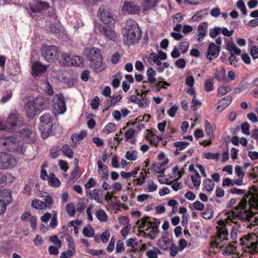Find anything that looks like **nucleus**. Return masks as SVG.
<instances>
[{
	"instance_id": "obj_9",
	"label": "nucleus",
	"mask_w": 258,
	"mask_h": 258,
	"mask_svg": "<svg viewBox=\"0 0 258 258\" xmlns=\"http://www.w3.org/2000/svg\"><path fill=\"white\" fill-rule=\"evenodd\" d=\"M17 164L15 158L11 154L0 152V168L6 169L12 168Z\"/></svg>"
},
{
	"instance_id": "obj_19",
	"label": "nucleus",
	"mask_w": 258,
	"mask_h": 258,
	"mask_svg": "<svg viewBox=\"0 0 258 258\" xmlns=\"http://www.w3.org/2000/svg\"><path fill=\"white\" fill-rule=\"evenodd\" d=\"M220 51V47L216 45L214 43H210L207 49V58L210 60H212L213 58L218 57Z\"/></svg>"
},
{
	"instance_id": "obj_60",
	"label": "nucleus",
	"mask_w": 258,
	"mask_h": 258,
	"mask_svg": "<svg viewBox=\"0 0 258 258\" xmlns=\"http://www.w3.org/2000/svg\"><path fill=\"white\" fill-rule=\"evenodd\" d=\"M173 145L178 148V150H182L189 145V143L187 142H176Z\"/></svg>"
},
{
	"instance_id": "obj_16",
	"label": "nucleus",
	"mask_w": 258,
	"mask_h": 258,
	"mask_svg": "<svg viewBox=\"0 0 258 258\" xmlns=\"http://www.w3.org/2000/svg\"><path fill=\"white\" fill-rule=\"evenodd\" d=\"M47 66L43 65L39 61H35L31 67V74L34 77L42 75L47 69Z\"/></svg>"
},
{
	"instance_id": "obj_21",
	"label": "nucleus",
	"mask_w": 258,
	"mask_h": 258,
	"mask_svg": "<svg viewBox=\"0 0 258 258\" xmlns=\"http://www.w3.org/2000/svg\"><path fill=\"white\" fill-rule=\"evenodd\" d=\"M39 197L44 198L42 203L44 205L45 209H50L52 208L53 205V201L52 198L46 192L43 194H40Z\"/></svg>"
},
{
	"instance_id": "obj_61",
	"label": "nucleus",
	"mask_w": 258,
	"mask_h": 258,
	"mask_svg": "<svg viewBox=\"0 0 258 258\" xmlns=\"http://www.w3.org/2000/svg\"><path fill=\"white\" fill-rule=\"evenodd\" d=\"M220 156L219 153H212L211 152H207L205 154L204 157L207 159H214L218 160Z\"/></svg>"
},
{
	"instance_id": "obj_48",
	"label": "nucleus",
	"mask_w": 258,
	"mask_h": 258,
	"mask_svg": "<svg viewBox=\"0 0 258 258\" xmlns=\"http://www.w3.org/2000/svg\"><path fill=\"white\" fill-rule=\"evenodd\" d=\"M125 157L128 160L135 161L137 158V152L136 151H128L125 154Z\"/></svg>"
},
{
	"instance_id": "obj_24",
	"label": "nucleus",
	"mask_w": 258,
	"mask_h": 258,
	"mask_svg": "<svg viewBox=\"0 0 258 258\" xmlns=\"http://www.w3.org/2000/svg\"><path fill=\"white\" fill-rule=\"evenodd\" d=\"M90 66L97 73L101 72L105 69V66L103 63L102 59L92 61L90 63Z\"/></svg>"
},
{
	"instance_id": "obj_36",
	"label": "nucleus",
	"mask_w": 258,
	"mask_h": 258,
	"mask_svg": "<svg viewBox=\"0 0 258 258\" xmlns=\"http://www.w3.org/2000/svg\"><path fill=\"white\" fill-rule=\"evenodd\" d=\"M168 161H163L162 163H159L153 166V170L156 173L164 174L165 171V168L163 167L164 165L167 163Z\"/></svg>"
},
{
	"instance_id": "obj_33",
	"label": "nucleus",
	"mask_w": 258,
	"mask_h": 258,
	"mask_svg": "<svg viewBox=\"0 0 258 258\" xmlns=\"http://www.w3.org/2000/svg\"><path fill=\"white\" fill-rule=\"evenodd\" d=\"M203 185L207 191H212L214 189L215 184L211 179L206 178L204 180Z\"/></svg>"
},
{
	"instance_id": "obj_29",
	"label": "nucleus",
	"mask_w": 258,
	"mask_h": 258,
	"mask_svg": "<svg viewBox=\"0 0 258 258\" xmlns=\"http://www.w3.org/2000/svg\"><path fill=\"white\" fill-rule=\"evenodd\" d=\"M12 141H13V137H6L5 135H3L0 138V144L10 151Z\"/></svg>"
},
{
	"instance_id": "obj_32",
	"label": "nucleus",
	"mask_w": 258,
	"mask_h": 258,
	"mask_svg": "<svg viewBox=\"0 0 258 258\" xmlns=\"http://www.w3.org/2000/svg\"><path fill=\"white\" fill-rule=\"evenodd\" d=\"M121 99V96L120 94H114L111 99L106 100V104L108 107L114 106L117 102L120 101Z\"/></svg>"
},
{
	"instance_id": "obj_45",
	"label": "nucleus",
	"mask_w": 258,
	"mask_h": 258,
	"mask_svg": "<svg viewBox=\"0 0 258 258\" xmlns=\"http://www.w3.org/2000/svg\"><path fill=\"white\" fill-rule=\"evenodd\" d=\"M96 216L97 219L101 222H105L107 219V216L106 213L102 210L97 211L96 212Z\"/></svg>"
},
{
	"instance_id": "obj_63",
	"label": "nucleus",
	"mask_w": 258,
	"mask_h": 258,
	"mask_svg": "<svg viewBox=\"0 0 258 258\" xmlns=\"http://www.w3.org/2000/svg\"><path fill=\"white\" fill-rule=\"evenodd\" d=\"M97 165H98V171L99 173L100 174L101 172L105 173V172H107V166L105 165H104L102 161H101L100 160L98 161Z\"/></svg>"
},
{
	"instance_id": "obj_6",
	"label": "nucleus",
	"mask_w": 258,
	"mask_h": 258,
	"mask_svg": "<svg viewBox=\"0 0 258 258\" xmlns=\"http://www.w3.org/2000/svg\"><path fill=\"white\" fill-rule=\"evenodd\" d=\"M41 54L43 58L48 62L57 59L59 52L54 45H43L41 48Z\"/></svg>"
},
{
	"instance_id": "obj_3",
	"label": "nucleus",
	"mask_w": 258,
	"mask_h": 258,
	"mask_svg": "<svg viewBox=\"0 0 258 258\" xmlns=\"http://www.w3.org/2000/svg\"><path fill=\"white\" fill-rule=\"evenodd\" d=\"M249 197V195H245L241 201L239 203L238 205L236 207L235 210L231 212V215L229 217H231V222L236 223L234 220L235 218L239 219L245 220L248 217V210L247 206L249 201L247 200Z\"/></svg>"
},
{
	"instance_id": "obj_22",
	"label": "nucleus",
	"mask_w": 258,
	"mask_h": 258,
	"mask_svg": "<svg viewBox=\"0 0 258 258\" xmlns=\"http://www.w3.org/2000/svg\"><path fill=\"white\" fill-rule=\"evenodd\" d=\"M47 102V99L42 96H39L34 99L32 104L34 107L36 108L38 110L43 109L45 107V103Z\"/></svg>"
},
{
	"instance_id": "obj_64",
	"label": "nucleus",
	"mask_w": 258,
	"mask_h": 258,
	"mask_svg": "<svg viewBox=\"0 0 258 258\" xmlns=\"http://www.w3.org/2000/svg\"><path fill=\"white\" fill-rule=\"evenodd\" d=\"M189 46V42L186 40L183 41L180 43L179 47L181 50L182 53H185L188 49Z\"/></svg>"
},
{
	"instance_id": "obj_53",
	"label": "nucleus",
	"mask_w": 258,
	"mask_h": 258,
	"mask_svg": "<svg viewBox=\"0 0 258 258\" xmlns=\"http://www.w3.org/2000/svg\"><path fill=\"white\" fill-rule=\"evenodd\" d=\"M214 77L218 81H221L224 83L226 81L225 71L223 69L222 71L217 73H215Z\"/></svg>"
},
{
	"instance_id": "obj_47",
	"label": "nucleus",
	"mask_w": 258,
	"mask_h": 258,
	"mask_svg": "<svg viewBox=\"0 0 258 258\" xmlns=\"http://www.w3.org/2000/svg\"><path fill=\"white\" fill-rule=\"evenodd\" d=\"M66 210L68 213V214L70 217H74L76 214L75 213V205L73 203H69L68 204L66 207Z\"/></svg>"
},
{
	"instance_id": "obj_17",
	"label": "nucleus",
	"mask_w": 258,
	"mask_h": 258,
	"mask_svg": "<svg viewBox=\"0 0 258 258\" xmlns=\"http://www.w3.org/2000/svg\"><path fill=\"white\" fill-rule=\"evenodd\" d=\"M20 137L29 143L34 142L35 133L28 127H24L20 131Z\"/></svg>"
},
{
	"instance_id": "obj_39",
	"label": "nucleus",
	"mask_w": 258,
	"mask_h": 258,
	"mask_svg": "<svg viewBox=\"0 0 258 258\" xmlns=\"http://www.w3.org/2000/svg\"><path fill=\"white\" fill-rule=\"evenodd\" d=\"M71 59V66H80L84 62L83 59L79 56H73Z\"/></svg>"
},
{
	"instance_id": "obj_35",
	"label": "nucleus",
	"mask_w": 258,
	"mask_h": 258,
	"mask_svg": "<svg viewBox=\"0 0 258 258\" xmlns=\"http://www.w3.org/2000/svg\"><path fill=\"white\" fill-rule=\"evenodd\" d=\"M171 244L166 238H163L158 240V245L163 250H167Z\"/></svg>"
},
{
	"instance_id": "obj_62",
	"label": "nucleus",
	"mask_w": 258,
	"mask_h": 258,
	"mask_svg": "<svg viewBox=\"0 0 258 258\" xmlns=\"http://www.w3.org/2000/svg\"><path fill=\"white\" fill-rule=\"evenodd\" d=\"M61 57L64 61L63 62H62V63H63V64L71 66L70 62L72 61V57L69 54L66 52L62 53L61 54Z\"/></svg>"
},
{
	"instance_id": "obj_52",
	"label": "nucleus",
	"mask_w": 258,
	"mask_h": 258,
	"mask_svg": "<svg viewBox=\"0 0 258 258\" xmlns=\"http://www.w3.org/2000/svg\"><path fill=\"white\" fill-rule=\"evenodd\" d=\"M13 95V91L12 90H7L2 97L1 102L2 103H5L9 100Z\"/></svg>"
},
{
	"instance_id": "obj_7",
	"label": "nucleus",
	"mask_w": 258,
	"mask_h": 258,
	"mask_svg": "<svg viewBox=\"0 0 258 258\" xmlns=\"http://www.w3.org/2000/svg\"><path fill=\"white\" fill-rule=\"evenodd\" d=\"M19 119V115L16 110L12 111L9 115L7 120L0 119V130H13Z\"/></svg>"
},
{
	"instance_id": "obj_50",
	"label": "nucleus",
	"mask_w": 258,
	"mask_h": 258,
	"mask_svg": "<svg viewBox=\"0 0 258 258\" xmlns=\"http://www.w3.org/2000/svg\"><path fill=\"white\" fill-rule=\"evenodd\" d=\"M157 189V185L154 184L153 181H148L147 186L145 187L144 190L146 192H152L156 191Z\"/></svg>"
},
{
	"instance_id": "obj_38",
	"label": "nucleus",
	"mask_w": 258,
	"mask_h": 258,
	"mask_svg": "<svg viewBox=\"0 0 258 258\" xmlns=\"http://www.w3.org/2000/svg\"><path fill=\"white\" fill-rule=\"evenodd\" d=\"M83 234L86 237H91L95 234V231L91 226L89 225L83 228Z\"/></svg>"
},
{
	"instance_id": "obj_55",
	"label": "nucleus",
	"mask_w": 258,
	"mask_h": 258,
	"mask_svg": "<svg viewBox=\"0 0 258 258\" xmlns=\"http://www.w3.org/2000/svg\"><path fill=\"white\" fill-rule=\"evenodd\" d=\"M75 213L77 214V216L80 215V214L85 210V205L83 202H80L77 203L75 205Z\"/></svg>"
},
{
	"instance_id": "obj_56",
	"label": "nucleus",
	"mask_w": 258,
	"mask_h": 258,
	"mask_svg": "<svg viewBox=\"0 0 258 258\" xmlns=\"http://www.w3.org/2000/svg\"><path fill=\"white\" fill-rule=\"evenodd\" d=\"M237 7L241 11L242 13L245 15L247 14V10L245 4L242 0H239L236 4Z\"/></svg>"
},
{
	"instance_id": "obj_46",
	"label": "nucleus",
	"mask_w": 258,
	"mask_h": 258,
	"mask_svg": "<svg viewBox=\"0 0 258 258\" xmlns=\"http://www.w3.org/2000/svg\"><path fill=\"white\" fill-rule=\"evenodd\" d=\"M191 103V108L194 111H196L202 104L201 101L197 98L196 95L194 96Z\"/></svg>"
},
{
	"instance_id": "obj_18",
	"label": "nucleus",
	"mask_w": 258,
	"mask_h": 258,
	"mask_svg": "<svg viewBox=\"0 0 258 258\" xmlns=\"http://www.w3.org/2000/svg\"><path fill=\"white\" fill-rule=\"evenodd\" d=\"M50 31L59 39L64 40L67 38L66 31L62 30L61 26L58 24L51 25Z\"/></svg>"
},
{
	"instance_id": "obj_40",
	"label": "nucleus",
	"mask_w": 258,
	"mask_h": 258,
	"mask_svg": "<svg viewBox=\"0 0 258 258\" xmlns=\"http://www.w3.org/2000/svg\"><path fill=\"white\" fill-rule=\"evenodd\" d=\"M146 174L145 172H140L139 177L134 180L135 183L138 185H141L143 184L146 177Z\"/></svg>"
},
{
	"instance_id": "obj_12",
	"label": "nucleus",
	"mask_w": 258,
	"mask_h": 258,
	"mask_svg": "<svg viewBox=\"0 0 258 258\" xmlns=\"http://www.w3.org/2000/svg\"><path fill=\"white\" fill-rule=\"evenodd\" d=\"M160 222L159 220L154 219L153 221L149 222V226L146 229L148 231L147 236L151 239H155L159 233L158 227Z\"/></svg>"
},
{
	"instance_id": "obj_51",
	"label": "nucleus",
	"mask_w": 258,
	"mask_h": 258,
	"mask_svg": "<svg viewBox=\"0 0 258 258\" xmlns=\"http://www.w3.org/2000/svg\"><path fill=\"white\" fill-rule=\"evenodd\" d=\"M214 89V82L213 80L212 79H208L205 82V89L207 92H210L213 90Z\"/></svg>"
},
{
	"instance_id": "obj_8",
	"label": "nucleus",
	"mask_w": 258,
	"mask_h": 258,
	"mask_svg": "<svg viewBox=\"0 0 258 258\" xmlns=\"http://www.w3.org/2000/svg\"><path fill=\"white\" fill-rule=\"evenodd\" d=\"M98 15L102 22L111 27L115 23V20L113 17L112 12L104 6L101 7L98 12Z\"/></svg>"
},
{
	"instance_id": "obj_57",
	"label": "nucleus",
	"mask_w": 258,
	"mask_h": 258,
	"mask_svg": "<svg viewBox=\"0 0 258 258\" xmlns=\"http://www.w3.org/2000/svg\"><path fill=\"white\" fill-rule=\"evenodd\" d=\"M198 29L199 36V37L198 38V40L200 41L201 39H203L204 38L205 36L206 35V31L204 26L202 24L199 25Z\"/></svg>"
},
{
	"instance_id": "obj_4",
	"label": "nucleus",
	"mask_w": 258,
	"mask_h": 258,
	"mask_svg": "<svg viewBox=\"0 0 258 258\" xmlns=\"http://www.w3.org/2000/svg\"><path fill=\"white\" fill-rule=\"evenodd\" d=\"M240 244L245 246V250L250 253L258 251V240L255 234H249L240 239Z\"/></svg>"
},
{
	"instance_id": "obj_44",
	"label": "nucleus",
	"mask_w": 258,
	"mask_h": 258,
	"mask_svg": "<svg viewBox=\"0 0 258 258\" xmlns=\"http://www.w3.org/2000/svg\"><path fill=\"white\" fill-rule=\"evenodd\" d=\"M201 177L197 171L194 175L191 176V179L194 185L196 187H199L201 184Z\"/></svg>"
},
{
	"instance_id": "obj_30",
	"label": "nucleus",
	"mask_w": 258,
	"mask_h": 258,
	"mask_svg": "<svg viewBox=\"0 0 258 258\" xmlns=\"http://www.w3.org/2000/svg\"><path fill=\"white\" fill-rule=\"evenodd\" d=\"M37 110L36 108L34 107L32 103L30 102H28L25 106L26 112L29 118H31L36 114Z\"/></svg>"
},
{
	"instance_id": "obj_41",
	"label": "nucleus",
	"mask_w": 258,
	"mask_h": 258,
	"mask_svg": "<svg viewBox=\"0 0 258 258\" xmlns=\"http://www.w3.org/2000/svg\"><path fill=\"white\" fill-rule=\"evenodd\" d=\"M202 217L205 219H211L213 218L214 215V211L212 208L209 207L206 209V210L202 213Z\"/></svg>"
},
{
	"instance_id": "obj_25",
	"label": "nucleus",
	"mask_w": 258,
	"mask_h": 258,
	"mask_svg": "<svg viewBox=\"0 0 258 258\" xmlns=\"http://www.w3.org/2000/svg\"><path fill=\"white\" fill-rule=\"evenodd\" d=\"M160 0H143L142 6L144 11H148L156 7Z\"/></svg>"
},
{
	"instance_id": "obj_27",
	"label": "nucleus",
	"mask_w": 258,
	"mask_h": 258,
	"mask_svg": "<svg viewBox=\"0 0 258 258\" xmlns=\"http://www.w3.org/2000/svg\"><path fill=\"white\" fill-rule=\"evenodd\" d=\"M11 197L10 194L7 192V196L5 198L0 199V215L6 210V206L11 202Z\"/></svg>"
},
{
	"instance_id": "obj_1",
	"label": "nucleus",
	"mask_w": 258,
	"mask_h": 258,
	"mask_svg": "<svg viewBox=\"0 0 258 258\" xmlns=\"http://www.w3.org/2000/svg\"><path fill=\"white\" fill-rule=\"evenodd\" d=\"M228 233L225 227L219 229L218 231L217 236L215 238L214 241L211 243V248H216L218 251L225 245H227L224 249L222 250V253L225 255H229L233 253L235 250V247L233 246V244L237 242L232 241L231 243H228Z\"/></svg>"
},
{
	"instance_id": "obj_34",
	"label": "nucleus",
	"mask_w": 258,
	"mask_h": 258,
	"mask_svg": "<svg viewBox=\"0 0 258 258\" xmlns=\"http://www.w3.org/2000/svg\"><path fill=\"white\" fill-rule=\"evenodd\" d=\"M61 151L63 153V155L70 158L72 159L74 156V152L70 147L68 145H64L61 148Z\"/></svg>"
},
{
	"instance_id": "obj_31",
	"label": "nucleus",
	"mask_w": 258,
	"mask_h": 258,
	"mask_svg": "<svg viewBox=\"0 0 258 258\" xmlns=\"http://www.w3.org/2000/svg\"><path fill=\"white\" fill-rule=\"evenodd\" d=\"M48 182L49 184L53 187H58L60 184V181L58 178L55 176L53 173H50L48 175Z\"/></svg>"
},
{
	"instance_id": "obj_58",
	"label": "nucleus",
	"mask_w": 258,
	"mask_h": 258,
	"mask_svg": "<svg viewBox=\"0 0 258 258\" xmlns=\"http://www.w3.org/2000/svg\"><path fill=\"white\" fill-rule=\"evenodd\" d=\"M150 59L153 61L155 63H156L157 66H161L162 62L160 60V58L155 53H151L149 55Z\"/></svg>"
},
{
	"instance_id": "obj_37",
	"label": "nucleus",
	"mask_w": 258,
	"mask_h": 258,
	"mask_svg": "<svg viewBox=\"0 0 258 258\" xmlns=\"http://www.w3.org/2000/svg\"><path fill=\"white\" fill-rule=\"evenodd\" d=\"M205 131L208 137L210 138H214V135L213 129L212 125L207 120L205 121Z\"/></svg>"
},
{
	"instance_id": "obj_2",
	"label": "nucleus",
	"mask_w": 258,
	"mask_h": 258,
	"mask_svg": "<svg viewBox=\"0 0 258 258\" xmlns=\"http://www.w3.org/2000/svg\"><path fill=\"white\" fill-rule=\"evenodd\" d=\"M122 32L124 41L128 45L138 43L141 37V31L138 24L132 19L126 21L125 27L123 28Z\"/></svg>"
},
{
	"instance_id": "obj_23",
	"label": "nucleus",
	"mask_w": 258,
	"mask_h": 258,
	"mask_svg": "<svg viewBox=\"0 0 258 258\" xmlns=\"http://www.w3.org/2000/svg\"><path fill=\"white\" fill-rule=\"evenodd\" d=\"M231 101L232 98L229 96H227L222 98L218 102L217 110L221 111L231 103Z\"/></svg>"
},
{
	"instance_id": "obj_54",
	"label": "nucleus",
	"mask_w": 258,
	"mask_h": 258,
	"mask_svg": "<svg viewBox=\"0 0 258 258\" xmlns=\"http://www.w3.org/2000/svg\"><path fill=\"white\" fill-rule=\"evenodd\" d=\"M86 135L85 132H81L79 134H74L72 136L71 139L73 142L76 143L82 140Z\"/></svg>"
},
{
	"instance_id": "obj_28",
	"label": "nucleus",
	"mask_w": 258,
	"mask_h": 258,
	"mask_svg": "<svg viewBox=\"0 0 258 258\" xmlns=\"http://www.w3.org/2000/svg\"><path fill=\"white\" fill-rule=\"evenodd\" d=\"M226 49L230 52L231 55H239L241 53L240 49L232 41H228L226 43Z\"/></svg>"
},
{
	"instance_id": "obj_11",
	"label": "nucleus",
	"mask_w": 258,
	"mask_h": 258,
	"mask_svg": "<svg viewBox=\"0 0 258 258\" xmlns=\"http://www.w3.org/2000/svg\"><path fill=\"white\" fill-rule=\"evenodd\" d=\"M140 6L135 2L124 1L121 7V12L124 15L138 14L140 11Z\"/></svg>"
},
{
	"instance_id": "obj_13",
	"label": "nucleus",
	"mask_w": 258,
	"mask_h": 258,
	"mask_svg": "<svg viewBox=\"0 0 258 258\" xmlns=\"http://www.w3.org/2000/svg\"><path fill=\"white\" fill-rule=\"evenodd\" d=\"M84 52L87 59L90 61V63L98 60V59H102L101 51L97 48H87L85 49Z\"/></svg>"
},
{
	"instance_id": "obj_14",
	"label": "nucleus",
	"mask_w": 258,
	"mask_h": 258,
	"mask_svg": "<svg viewBox=\"0 0 258 258\" xmlns=\"http://www.w3.org/2000/svg\"><path fill=\"white\" fill-rule=\"evenodd\" d=\"M97 28L99 32L108 39L114 42L117 41V37L114 30L101 24L98 25Z\"/></svg>"
},
{
	"instance_id": "obj_15",
	"label": "nucleus",
	"mask_w": 258,
	"mask_h": 258,
	"mask_svg": "<svg viewBox=\"0 0 258 258\" xmlns=\"http://www.w3.org/2000/svg\"><path fill=\"white\" fill-rule=\"evenodd\" d=\"M49 7V5L48 3L45 2H35L33 0V3H30V8L31 11L30 14L32 13L40 12L42 11L47 10Z\"/></svg>"
},
{
	"instance_id": "obj_26",
	"label": "nucleus",
	"mask_w": 258,
	"mask_h": 258,
	"mask_svg": "<svg viewBox=\"0 0 258 258\" xmlns=\"http://www.w3.org/2000/svg\"><path fill=\"white\" fill-rule=\"evenodd\" d=\"M100 191L99 189H94L92 191L87 190L86 195L91 199L95 200L97 202L101 203L102 201L100 198Z\"/></svg>"
},
{
	"instance_id": "obj_20",
	"label": "nucleus",
	"mask_w": 258,
	"mask_h": 258,
	"mask_svg": "<svg viewBox=\"0 0 258 258\" xmlns=\"http://www.w3.org/2000/svg\"><path fill=\"white\" fill-rule=\"evenodd\" d=\"M13 140L14 141H12L10 151L18 152L23 153L25 149L24 144L21 142L18 141V140L13 137Z\"/></svg>"
},
{
	"instance_id": "obj_43",
	"label": "nucleus",
	"mask_w": 258,
	"mask_h": 258,
	"mask_svg": "<svg viewBox=\"0 0 258 258\" xmlns=\"http://www.w3.org/2000/svg\"><path fill=\"white\" fill-rule=\"evenodd\" d=\"M116 130V124L114 123L110 122L106 124L103 128V132L107 134L114 132Z\"/></svg>"
},
{
	"instance_id": "obj_59",
	"label": "nucleus",
	"mask_w": 258,
	"mask_h": 258,
	"mask_svg": "<svg viewBox=\"0 0 258 258\" xmlns=\"http://www.w3.org/2000/svg\"><path fill=\"white\" fill-rule=\"evenodd\" d=\"M125 248L124 246L123 242L121 240H118L116 242V245L115 248L116 253H120L124 251Z\"/></svg>"
},
{
	"instance_id": "obj_10",
	"label": "nucleus",
	"mask_w": 258,
	"mask_h": 258,
	"mask_svg": "<svg viewBox=\"0 0 258 258\" xmlns=\"http://www.w3.org/2000/svg\"><path fill=\"white\" fill-rule=\"evenodd\" d=\"M53 113L55 115L62 114L66 111V105L61 95H56L53 100Z\"/></svg>"
},
{
	"instance_id": "obj_49",
	"label": "nucleus",
	"mask_w": 258,
	"mask_h": 258,
	"mask_svg": "<svg viewBox=\"0 0 258 258\" xmlns=\"http://www.w3.org/2000/svg\"><path fill=\"white\" fill-rule=\"evenodd\" d=\"M31 206L33 208L38 210H44V205L42 201L39 200H34L31 203Z\"/></svg>"
},
{
	"instance_id": "obj_42",
	"label": "nucleus",
	"mask_w": 258,
	"mask_h": 258,
	"mask_svg": "<svg viewBox=\"0 0 258 258\" xmlns=\"http://www.w3.org/2000/svg\"><path fill=\"white\" fill-rule=\"evenodd\" d=\"M66 240L68 242V249H70L72 251L76 252L75 244L73 240L72 237L67 234L66 236Z\"/></svg>"
},
{
	"instance_id": "obj_5",
	"label": "nucleus",
	"mask_w": 258,
	"mask_h": 258,
	"mask_svg": "<svg viewBox=\"0 0 258 258\" xmlns=\"http://www.w3.org/2000/svg\"><path fill=\"white\" fill-rule=\"evenodd\" d=\"M41 125L39 129L41 132L42 138H46L51 132V128L53 125V117L49 113H44L40 117Z\"/></svg>"
}]
</instances>
